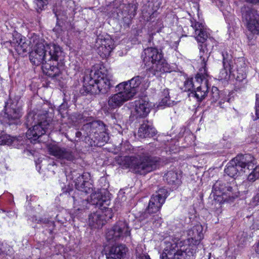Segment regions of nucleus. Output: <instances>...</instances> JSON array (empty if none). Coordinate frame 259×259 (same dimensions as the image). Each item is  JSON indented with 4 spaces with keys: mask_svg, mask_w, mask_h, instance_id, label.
Here are the masks:
<instances>
[{
    "mask_svg": "<svg viewBox=\"0 0 259 259\" xmlns=\"http://www.w3.org/2000/svg\"><path fill=\"white\" fill-rule=\"evenodd\" d=\"M120 150L125 154H135V156L131 157V166L135 173L145 175L160 165V158L152 155L148 148H134L128 142H126L121 144Z\"/></svg>",
    "mask_w": 259,
    "mask_h": 259,
    "instance_id": "1",
    "label": "nucleus"
},
{
    "mask_svg": "<svg viewBox=\"0 0 259 259\" xmlns=\"http://www.w3.org/2000/svg\"><path fill=\"white\" fill-rule=\"evenodd\" d=\"M112 75L104 68L92 69L85 72L83 79L82 94H105L112 87Z\"/></svg>",
    "mask_w": 259,
    "mask_h": 259,
    "instance_id": "2",
    "label": "nucleus"
},
{
    "mask_svg": "<svg viewBox=\"0 0 259 259\" xmlns=\"http://www.w3.org/2000/svg\"><path fill=\"white\" fill-rule=\"evenodd\" d=\"M50 120L46 114L36 115L33 111L29 112L25 117V124L28 130L26 137L31 143L39 142L40 138L45 135L50 126Z\"/></svg>",
    "mask_w": 259,
    "mask_h": 259,
    "instance_id": "3",
    "label": "nucleus"
},
{
    "mask_svg": "<svg viewBox=\"0 0 259 259\" xmlns=\"http://www.w3.org/2000/svg\"><path fill=\"white\" fill-rule=\"evenodd\" d=\"M63 52L59 46L37 44L29 54V60L34 65H41L43 61L50 62L52 59L58 60Z\"/></svg>",
    "mask_w": 259,
    "mask_h": 259,
    "instance_id": "4",
    "label": "nucleus"
},
{
    "mask_svg": "<svg viewBox=\"0 0 259 259\" xmlns=\"http://www.w3.org/2000/svg\"><path fill=\"white\" fill-rule=\"evenodd\" d=\"M145 57L143 62L146 70H152L156 75V72H169V65L163 59L161 50L149 47L144 50Z\"/></svg>",
    "mask_w": 259,
    "mask_h": 259,
    "instance_id": "5",
    "label": "nucleus"
},
{
    "mask_svg": "<svg viewBox=\"0 0 259 259\" xmlns=\"http://www.w3.org/2000/svg\"><path fill=\"white\" fill-rule=\"evenodd\" d=\"M81 130L85 137H89L93 141L95 146L101 147L109 140V135L106 132L105 124L100 120L84 124Z\"/></svg>",
    "mask_w": 259,
    "mask_h": 259,
    "instance_id": "6",
    "label": "nucleus"
},
{
    "mask_svg": "<svg viewBox=\"0 0 259 259\" xmlns=\"http://www.w3.org/2000/svg\"><path fill=\"white\" fill-rule=\"evenodd\" d=\"M191 26L195 30L196 38L198 42L201 43L199 45V56L201 60L202 67L201 69H206V62L208 61L210 56V49L208 48L209 47L210 42H213V40L211 38H208V34L206 30L204 28V26L202 23L191 21Z\"/></svg>",
    "mask_w": 259,
    "mask_h": 259,
    "instance_id": "7",
    "label": "nucleus"
},
{
    "mask_svg": "<svg viewBox=\"0 0 259 259\" xmlns=\"http://www.w3.org/2000/svg\"><path fill=\"white\" fill-rule=\"evenodd\" d=\"M109 194L106 189H101L91 194L90 203L102 211V215L105 218V223L113 217L111 208L108 207L110 203Z\"/></svg>",
    "mask_w": 259,
    "mask_h": 259,
    "instance_id": "8",
    "label": "nucleus"
},
{
    "mask_svg": "<svg viewBox=\"0 0 259 259\" xmlns=\"http://www.w3.org/2000/svg\"><path fill=\"white\" fill-rule=\"evenodd\" d=\"M165 247L160 255V259H194V249L187 247L185 249H179L176 243L165 241Z\"/></svg>",
    "mask_w": 259,
    "mask_h": 259,
    "instance_id": "9",
    "label": "nucleus"
},
{
    "mask_svg": "<svg viewBox=\"0 0 259 259\" xmlns=\"http://www.w3.org/2000/svg\"><path fill=\"white\" fill-rule=\"evenodd\" d=\"M209 75L206 70L200 69L199 72L195 77L196 84L195 89L191 92V94L195 97L198 101H202L207 96L208 91V81Z\"/></svg>",
    "mask_w": 259,
    "mask_h": 259,
    "instance_id": "10",
    "label": "nucleus"
},
{
    "mask_svg": "<svg viewBox=\"0 0 259 259\" xmlns=\"http://www.w3.org/2000/svg\"><path fill=\"white\" fill-rule=\"evenodd\" d=\"M209 75L206 70L200 69L199 72L195 77L196 84L195 89L191 92V94L195 97L198 101H202L207 96L208 91V81Z\"/></svg>",
    "mask_w": 259,
    "mask_h": 259,
    "instance_id": "11",
    "label": "nucleus"
},
{
    "mask_svg": "<svg viewBox=\"0 0 259 259\" xmlns=\"http://www.w3.org/2000/svg\"><path fill=\"white\" fill-rule=\"evenodd\" d=\"M18 102L9 99L5 104L4 122L11 125L19 123V119L22 116L21 108L18 105Z\"/></svg>",
    "mask_w": 259,
    "mask_h": 259,
    "instance_id": "12",
    "label": "nucleus"
},
{
    "mask_svg": "<svg viewBox=\"0 0 259 259\" xmlns=\"http://www.w3.org/2000/svg\"><path fill=\"white\" fill-rule=\"evenodd\" d=\"M131 230L125 221H119L106 233L108 241H117L124 237L130 236Z\"/></svg>",
    "mask_w": 259,
    "mask_h": 259,
    "instance_id": "13",
    "label": "nucleus"
},
{
    "mask_svg": "<svg viewBox=\"0 0 259 259\" xmlns=\"http://www.w3.org/2000/svg\"><path fill=\"white\" fill-rule=\"evenodd\" d=\"M41 64L43 72L49 76H59L65 70L63 54L58 60L52 59L50 62L43 61Z\"/></svg>",
    "mask_w": 259,
    "mask_h": 259,
    "instance_id": "14",
    "label": "nucleus"
},
{
    "mask_svg": "<svg viewBox=\"0 0 259 259\" xmlns=\"http://www.w3.org/2000/svg\"><path fill=\"white\" fill-rule=\"evenodd\" d=\"M95 46L97 48L98 53L103 57L109 56L114 47L113 40L107 34L98 35Z\"/></svg>",
    "mask_w": 259,
    "mask_h": 259,
    "instance_id": "15",
    "label": "nucleus"
},
{
    "mask_svg": "<svg viewBox=\"0 0 259 259\" xmlns=\"http://www.w3.org/2000/svg\"><path fill=\"white\" fill-rule=\"evenodd\" d=\"M73 175L77 176L74 180L73 182L76 189L85 194L93 193V185L92 181L90 180V175L89 173L84 172L80 175L77 172L73 171Z\"/></svg>",
    "mask_w": 259,
    "mask_h": 259,
    "instance_id": "16",
    "label": "nucleus"
},
{
    "mask_svg": "<svg viewBox=\"0 0 259 259\" xmlns=\"http://www.w3.org/2000/svg\"><path fill=\"white\" fill-rule=\"evenodd\" d=\"M144 78L140 76H136L128 81H124L119 83L116 88L124 91L131 98L133 97L137 93L139 85Z\"/></svg>",
    "mask_w": 259,
    "mask_h": 259,
    "instance_id": "17",
    "label": "nucleus"
},
{
    "mask_svg": "<svg viewBox=\"0 0 259 259\" xmlns=\"http://www.w3.org/2000/svg\"><path fill=\"white\" fill-rule=\"evenodd\" d=\"M118 93L111 96L108 101L109 109H115L121 106L124 102L130 100L132 98L122 90L116 88Z\"/></svg>",
    "mask_w": 259,
    "mask_h": 259,
    "instance_id": "18",
    "label": "nucleus"
},
{
    "mask_svg": "<svg viewBox=\"0 0 259 259\" xmlns=\"http://www.w3.org/2000/svg\"><path fill=\"white\" fill-rule=\"evenodd\" d=\"M235 64L236 65V74H234V75L236 76V85L241 88L244 87L247 82L246 78V66L243 58L238 59Z\"/></svg>",
    "mask_w": 259,
    "mask_h": 259,
    "instance_id": "19",
    "label": "nucleus"
},
{
    "mask_svg": "<svg viewBox=\"0 0 259 259\" xmlns=\"http://www.w3.org/2000/svg\"><path fill=\"white\" fill-rule=\"evenodd\" d=\"M234 159L244 172H246V168L252 171L255 168L254 166L256 164V160L250 154L238 155Z\"/></svg>",
    "mask_w": 259,
    "mask_h": 259,
    "instance_id": "20",
    "label": "nucleus"
},
{
    "mask_svg": "<svg viewBox=\"0 0 259 259\" xmlns=\"http://www.w3.org/2000/svg\"><path fill=\"white\" fill-rule=\"evenodd\" d=\"M127 248L122 244L112 246L105 253L106 259H123L124 258Z\"/></svg>",
    "mask_w": 259,
    "mask_h": 259,
    "instance_id": "21",
    "label": "nucleus"
},
{
    "mask_svg": "<svg viewBox=\"0 0 259 259\" xmlns=\"http://www.w3.org/2000/svg\"><path fill=\"white\" fill-rule=\"evenodd\" d=\"M182 176L178 170L172 169L167 171L163 176V179L169 185L177 188L182 184Z\"/></svg>",
    "mask_w": 259,
    "mask_h": 259,
    "instance_id": "22",
    "label": "nucleus"
},
{
    "mask_svg": "<svg viewBox=\"0 0 259 259\" xmlns=\"http://www.w3.org/2000/svg\"><path fill=\"white\" fill-rule=\"evenodd\" d=\"M102 215V211L99 210L91 213L89 215V224L95 228H101L105 224V218Z\"/></svg>",
    "mask_w": 259,
    "mask_h": 259,
    "instance_id": "23",
    "label": "nucleus"
},
{
    "mask_svg": "<svg viewBox=\"0 0 259 259\" xmlns=\"http://www.w3.org/2000/svg\"><path fill=\"white\" fill-rule=\"evenodd\" d=\"M226 187L221 181H218L215 182L212 187V193L215 200H217L220 203H222L223 201H225L227 199V197H225Z\"/></svg>",
    "mask_w": 259,
    "mask_h": 259,
    "instance_id": "24",
    "label": "nucleus"
},
{
    "mask_svg": "<svg viewBox=\"0 0 259 259\" xmlns=\"http://www.w3.org/2000/svg\"><path fill=\"white\" fill-rule=\"evenodd\" d=\"M259 179V165L255 167L254 168L248 175L246 181L243 182L241 187H244L245 190L243 192L246 194L253 189L252 183Z\"/></svg>",
    "mask_w": 259,
    "mask_h": 259,
    "instance_id": "25",
    "label": "nucleus"
},
{
    "mask_svg": "<svg viewBox=\"0 0 259 259\" xmlns=\"http://www.w3.org/2000/svg\"><path fill=\"white\" fill-rule=\"evenodd\" d=\"M156 130L148 121L145 120L138 130V135L142 138L152 137L156 134Z\"/></svg>",
    "mask_w": 259,
    "mask_h": 259,
    "instance_id": "26",
    "label": "nucleus"
},
{
    "mask_svg": "<svg viewBox=\"0 0 259 259\" xmlns=\"http://www.w3.org/2000/svg\"><path fill=\"white\" fill-rule=\"evenodd\" d=\"M167 196V191L163 188L159 189L151 197V198L154 199L155 201L154 202L156 203V207L155 206L154 207H151V208L154 210V211H158L165 202Z\"/></svg>",
    "mask_w": 259,
    "mask_h": 259,
    "instance_id": "27",
    "label": "nucleus"
},
{
    "mask_svg": "<svg viewBox=\"0 0 259 259\" xmlns=\"http://www.w3.org/2000/svg\"><path fill=\"white\" fill-rule=\"evenodd\" d=\"M243 21L246 23L247 25L250 23H254L259 19V15L253 9L249 7H243L241 8Z\"/></svg>",
    "mask_w": 259,
    "mask_h": 259,
    "instance_id": "28",
    "label": "nucleus"
},
{
    "mask_svg": "<svg viewBox=\"0 0 259 259\" xmlns=\"http://www.w3.org/2000/svg\"><path fill=\"white\" fill-rule=\"evenodd\" d=\"M150 111L148 103L143 100L136 101L134 115L138 117H145Z\"/></svg>",
    "mask_w": 259,
    "mask_h": 259,
    "instance_id": "29",
    "label": "nucleus"
},
{
    "mask_svg": "<svg viewBox=\"0 0 259 259\" xmlns=\"http://www.w3.org/2000/svg\"><path fill=\"white\" fill-rule=\"evenodd\" d=\"M240 166L237 163L235 159L233 158L229 162L225 168L224 172L231 178H236L241 172H243Z\"/></svg>",
    "mask_w": 259,
    "mask_h": 259,
    "instance_id": "30",
    "label": "nucleus"
},
{
    "mask_svg": "<svg viewBox=\"0 0 259 259\" xmlns=\"http://www.w3.org/2000/svg\"><path fill=\"white\" fill-rule=\"evenodd\" d=\"M47 148L48 153L60 160L61 164H62L65 158V149L57 144L48 145Z\"/></svg>",
    "mask_w": 259,
    "mask_h": 259,
    "instance_id": "31",
    "label": "nucleus"
},
{
    "mask_svg": "<svg viewBox=\"0 0 259 259\" xmlns=\"http://www.w3.org/2000/svg\"><path fill=\"white\" fill-rule=\"evenodd\" d=\"M154 201L155 200L154 198H150L146 209L142 212L140 215L141 220H147L148 221L154 222V220H155L154 218L155 215L154 214L158 211H154V210L151 208V207H154L155 206L156 207V203H154Z\"/></svg>",
    "mask_w": 259,
    "mask_h": 259,
    "instance_id": "32",
    "label": "nucleus"
},
{
    "mask_svg": "<svg viewBox=\"0 0 259 259\" xmlns=\"http://www.w3.org/2000/svg\"><path fill=\"white\" fill-rule=\"evenodd\" d=\"M87 115V113L73 114L68 117L67 123L76 125L78 123L84 121L91 122V117H89Z\"/></svg>",
    "mask_w": 259,
    "mask_h": 259,
    "instance_id": "33",
    "label": "nucleus"
},
{
    "mask_svg": "<svg viewBox=\"0 0 259 259\" xmlns=\"http://www.w3.org/2000/svg\"><path fill=\"white\" fill-rule=\"evenodd\" d=\"M203 228L200 224H197L188 231V234L195 244L199 243L203 238Z\"/></svg>",
    "mask_w": 259,
    "mask_h": 259,
    "instance_id": "34",
    "label": "nucleus"
},
{
    "mask_svg": "<svg viewBox=\"0 0 259 259\" xmlns=\"http://www.w3.org/2000/svg\"><path fill=\"white\" fill-rule=\"evenodd\" d=\"M222 55L223 56L224 70L226 73L227 74L228 71H229L230 73L233 72L234 71V66L232 55L227 52H223Z\"/></svg>",
    "mask_w": 259,
    "mask_h": 259,
    "instance_id": "35",
    "label": "nucleus"
},
{
    "mask_svg": "<svg viewBox=\"0 0 259 259\" xmlns=\"http://www.w3.org/2000/svg\"><path fill=\"white\" fill-rule=\"evenodd\" d=\"M225 192L226 195H224V197L227 198L226 201H232L238 197L240 193L236 186H226Z\"/></svg>",
    "mask_w": 259,
    "mask_h": 259,
    "instance_id": "36",
    "label": "nucleus"
},
{
    "mask_svg": "<svg viewBox=\"0 0 259 259\" xmlns=\"http://www.w3.org/2000/svg\"><path fill=\"white\" fill-rule=\"evenodd\" d=\"M13 44H15V49L19 53L27 52L28 48V45L21 38L16 40V42L14 41Z\"/></svg>",
    "mask_w": 259,
    "mask_h": 259,
    "instance_id": "37",
    "label": "nucleus"
},
{
    "mask_svg": "<svg viewBox=\"0 0 259 259\" xmlns=\"http://www.w3.org/2000/svg\"><path fill=\"white\" fill-rule=\"evenodd\" d=\"M196 86H197V84H196L195 79V81H194L192 78H188L184 81V87L182 89L184 92H192L195 89Z\"/></svg>",
    "mask_w": 259,
    "mask_h": 259,
    "instance_id": "38",
    "label": "nucleus"
},
{
    "mask_svg": "<svg viewBox=\"0 0 259 259\" xmlns=\"http://www.w3.org/2000/svg\"><path fill=\"white\" fill-rule=\"evenodd\" d=\"M67 201L68 202H73L74 205L75 206H74V208H76L77 210H80L79 207L77 208V206L79 205L80 203H83V200L81 198H79L78 195H74L73 196H71L70 192H68V194L67 195Z\"/></svg>",
    "mask_w": 259,
    "mask_h": 259,
    "instance_id": "39",
    "label": "nucleus"
},
{
    "mask_svg": "<svg viewBox=\"0 0 259 259\" xmlns=\"http://www.w3.org/2000/svg\"><path fill=\"white\" fill-rule=\"evenodd\" d=\"M163 94L165 96L164 98H162L161 102L159 103L160 106H171L174 104V101H172L169 99V92L168 90H164L163 91Z\"/></svg>",
    "mask_w": 259,
    "mask_h": 259,
    "instance_id": "40",
    "label": "nucleus"
},
{
    "mask_svg": "<svg viewBox=\"0 0 259 259\" xmlns=\"http://www.w3.org/2000/svg\"><path fill=\"white\" fill-rule=\"evenodd\" d=\"M247 27L253 34H259V18L254 23H249Z\"/></svg>",
    "mask_w": 259,
    "mask_h": 259,
    "instance_id": "41",
    "label": "nucleus"
},
{
    "mask_svg": "<svg viewBox=\"0 0 259 259\" xmlns=\"http://www.w3.org/2000/svg\"><path fill=\"white\" fill-rule=\"evenodd\" d=\"M55 15L57 17V22L55 27L54 30L56 31L59 35H61L63 32V27L64 23L63 21H60L59 18V14H58L57 12H55Z\"/></svg>",
    "mask_w": 259,
    "mask_h": 259,
    "instance_id": "42",
    "label": "nucleus"
},
{
    "mask_svg": "<svg viewBox=\"0 0 259 259\" xmlns=\"http://www.w3.org/2000/svg\"><path fill=\"white\" fill-rule=\"evenodd\" d=\"M25 144V141L22 138H14L11 142V144L15 147L20 149L22 147H24V145Z\"/></svg>",
    "mask_w": 259,
    "mask_h": 259,
    "instance_id": "43",
    "label": "nucleus"
},
{
    "mask_svg": "<svg viewBox=\"0 0 259 259\" xmlns=\"http://www.w3.org/2000/svg\"><path fill=\"white\" fill-rule=\"evenodd\" d=\"M210 95L212 102H215L218 100L220 97V95L218 88L215 87H212Z\"/></svg>",
    "mask_w": 259,
    "mask_h": 259,
    "instance_id": "44",
    "label": "nucleus"
},
{
    "mask_svg": "<svg viewBox=\"0 0 259 259\" xmlns=\"http://www.w3.org/2000/svg\"><path fill=\"white\" fill-rule=\"evenodd\" d=\"M42 221L45 225L44 227H48L49 231L51 233L55 227L54 222L47 219L43 220Z\"/></svg>",
    "mask_w": 259,
    "mask_h": 259,
    "instance_id": "45",
    "label": "nucleus"
},
{
    "mask_svg": "<svg viewBox=\"0 0 259 259\" xmlns=\"http://www.w3.org/2000/svg\"><path fill=\"white\" fill-rule=\"evenodd\" d=\"M237 239L240 244H243L247 240L246 233L244 232L239 233L237 236Z\"/></svg>",
    "mask_w": 259,
    "mask_h": 259,
    "instance_id": "46",
    "label": "nucleus"
},
{
    "mask_svg": "<svg viewBox=\"0 0 259 259\" xmlns=\"http://www.w3.org/2000/svg\"><path fill=\"white\" fill-rule=\"evenodd\" d=\"M122 0H114L113 2V6L116 9H124L125 5L121 4Z\"/></svg>",
    "mask_w": 259,
    "mask_h": 259,
    "instance_id": "47",
    "label": "nucleus"
},
{
    "mask_svg": "<svg viewBox=\"0 0 259 259\" xmlns=\"http://www.w3.org/2000/svg\"><path fill=\"white\" fill-rule=\"evenodd\" d=\"M128 7L129 8L128 10V13L135 15L136 13L137 9V6L134 4H130L128 5Z\"/></svg>",
    "mask_w": 259,
    "mask_h": 259,
    "instance_id": "48",
    "label": "nucleus"
},
{
    "mask_svg": "<svg viewBox=\"0 0 259 259\" xmlns=\"http://www.w3.org/2000/svg\"><path fill=\"white\" fill-rule=\"evenodd\" d=\"M256 103H255V114L256 118L254 120H256L259 118V94H257L256 96Z\"/></svg>",
    "mask_w": 259,
    "mask_h": 259,
    "instance_id": "49",
    "label": "nucleus"
},
{
    "mask_svg": "<svg viewBox=\"0 0 259 259\" xmlns=\"http://www.w3.org/2000/svg\"><path fill=\"white\" fill-rule=\"evenodd\" d=\"M47 2L48 0H36V4L39 8L42 9L47 5Z\"/></svg>",
    "mask_w": 259,
    "mask_h": 259,
    "instance_id": "50",
    "label": "nucleus"
},
{
    "mask_svg": "<svg viewBox=\"0 0 259 259\" xmlns=\"http://www.w3.org/2000/svg\"><path fill=\"white\" fill-rule=\"evenodd\" d=\"M63 193L64 192L60 194L59 196H57L55 199V203L59 205H60L61 200L63 202L64 199Z\"/></svg>",
    "mask_w": 259,
    "mask_h": 259,
    "instance_id": "51",
    "label": "nucleus"
},
{
    "mask_svg": "<svg viewBox=\"0 0 259 259\" xmlns=\"http://www.w3.org/2000/svg\"><path fill=\"white\" fill-rule=\"evenodd\" d=\"M80 130H81V131H76L75 132V138L76 139H75V140L76 141L79 140L81 137H83L85 138H87L83 135V132L81 130V129Z\"/></svg>",
    "mask_w": 259,
    "mask_h": 259,
    "instance_id": "52",
    "label": "nucleus"
},
{
    "mask_svg": "<svg viewBox=\"0 0 259 259\" xmlns=\"http://www.w3.org/2000/svg\"><path fill=\"white\" fill-rule=\"evenodd\" d=\"M65 110V106L64 105V102L59 106L58 112L60 114V116L61 118L64 117V111Z\"/></svg>",
    "mask_w": 259,
    "mask_h": 259,
    "instance_id": "53",
    "label": "nucleus"
},
{
    "mask_svg": "<svg viewBox=\"0 0 259 259\" xmlns=\"http://www.w3.org/2000/svg\"><path fill=\"white\" fill-rule=\"evenodd\" d=\"M74 159V156L72 152L66 151V160L69 161H73Z\"/></svg>",
    "mask_w": 259,
    "mask_h": 259,
    "instance_id": "54",
    "label": "nucleus"
},
{
    "mask_svg": "<svg viewBox=\"0 0 259 259\" xmlns=\"http://www.w3.org/2000/svg\"><path fill=\"white\" fill-rule=\"evenodd\" d=\"M246 3L251 4L252 5L259 4V0H244Z\"/></svg>",
    "mask_w": 259,
    "mask_h": 259,
    "instance_id": "55",
    "label": "nucleus"
},
{
    "mask_svg": "<svg viewBox=\"0 0 259 259\" xmlns=\"http://www.w3.org/2000/svg\"><path fill=\"white\" fill-rule=\"evenodd\" d=\"M139 259H151L149 255L145 254H141L139 255Z\"/></svg>",
    "mask_w": 259,
    "mask_h": 259,
    "instance_id": "56",
    "label": "nucleus"
},
{
    "mask_svg": "<svg viewBox=\"0 0 259 259\" xmlns=\"http://www.w3.org/2000/svg\"><path fill=\"white\" fill-rule=\"evenodd\" d=\"M23 152L27 155L33 154L31 150H28L27 149H25Z\"/></svg>",
    "mask_w": 259,
    "mask_h": 259,
    "instance_id": "57",
    "label": "nucleus"
},
{
    "mask_svg": "<svg viewBox=\"0 0 259 259\" xmlns=\"http://www.w3.org/2000/svg\"><path fill=\"white\" fill-rule=\"evenodd\" d=\"M6 144L5 138L4 137L0 136V145Z\"/></svg>",
    "mask_w": 259,
    "mask_h": 259,
    "instance_id": "58",
    "label": "nucleus"
},
{
    "mask_svg": "<svg viewBox=\"0 0 259 259\" xmlns=\"http://www.w3.org/2000/svg\"><path fill=\"white\" fill-rule=\"evenodd\" d=\"M255 251L259 254V241L255 246Z\"/></svg>",
    "mask_w": 259,
    "mask_h": 259,
    "instance_id": "59",
    "label": "nucleus"
},
{
    "mask_svg": "<svg viewBox=\"0 0 259 259\" xmlns=\"http://www.w3.org/2000/svg\"><path fill=\"white\" fill-rule=\"evenodd\" d=\"M222 101H220L219 102V104L220 105V106L221 107V108H223V107L222 106Z\"/></svg>",
    "mask_w": 259,
    "mask_h": 259,
    "instance_id": "60",
    "label": "nucleus"
},
{
    "mask_svg": "<svg viewBox=\"0 0 259 259\" xmlns=\"http://www.w3.org/2000/svg\"><path fill=\"white\" fill-rule=\"evenodd\" d=\"M55 165H56V163L54 162H53L52 164H49V166H54Z\"/></svg>",
    "mask_w": 259,
    "mask_h": 259,
    "instance_id": "61",
    "label": "nucleus"
},
{
    "mask_svg": "<svg viewBox=\"0 0 259 259\" xmlns=\"http://www.w3.org/2000/svg\"><path fill=\"white\" fill-rule=\"evenodd\" d=\"M68 3H72V4L74 3L73 2H71V1H69V2L68 1Z\"/></svg>",
    "mask_w": 259,
    "mask_h": 259,
    "instance_id": "62",
    "label": "nucleus"
},
{
    "mask_svg": "<svg viewBox=\"0 0 259 259\" xmlns=\"http://www.w3.org/2000/svg\"><path fill=\"white\" fill-rule=\"evenodd\" d=\"M68 177L70 179H72L71 177H70V176H68Z\"/></svg>",
    "mask_w": 259,
    "mask_h": 259,
    "instance_id": "63",
    "label": "nucleus"
},
{
    "mask_svg": "<svg viewBox=\"0 0 259 259\" xmlns=\"http://www.w3.org/2000/svg\"><path fill=\"white\" fill-rule=\"evenodd\" d=\"M210 47H213V45H212V46H210V47H209V48H210Z\"/></svg>",
    "mask_w": 259,
    "mask_h": 259,
    "instance_id": "64",
    "label": "nucleus"
}]
</instances>
